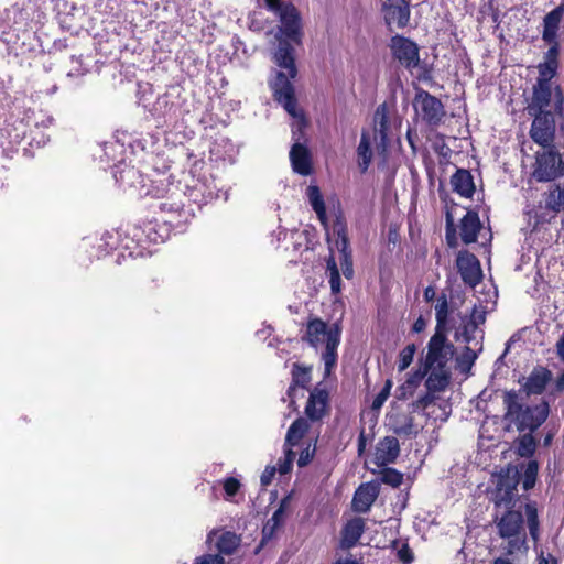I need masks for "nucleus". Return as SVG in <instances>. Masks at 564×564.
I'll list each match as a JSON object with an SVG mask.
<instances>
[{"label": "nucleus", "instance_id": "obj_49", "mask_svg": "<svg viewBox=\"0 0 564 564\" xmlns=\"http://www.w3.org/2000/svg\"><path fill=\"white\" fill-rule=\"evenodd\" d=\"M446 242L451 248L457 246L456 229L451 210L446 212Z\"/></svg>", "mask_w": 564, "mask_h": 564}, {"label": "nucleus", "instance_id": "obj_12", "mask_svg": "<svg viewBox=\"0 0 564 564\" xmlns=\"http://www.w3.org/2000/svg\"><path fill=\"white\" fill-rule=\"evenodd\" d=\"M414 107L420 109L422 120L432 128L438 127L446 116L442 101L424 89L416 91Z\"/></svg>", "mask_w": 564, "mask_h": 564}, {"label": "nucleus", "instance_id": "obj_4", "mask_svg": "<svg viewBox=\"0 0 564 564\" xmlns=\"http://www.w3.org/2000/svg\"><path fill=\"white\" fill-rule=\"evenodd\" d=\"M340 327L338 324L328 326L319 317H312L306 324V332L302 336V340L306 341L313 348H317L325 343V350L322 352V360L324 361V378H327L333 372L337 365V348L340 344Z\"/></svg>", "mask_w": 564, "mask_h": 564}, {"label": "nucleus", "instance_id": "obj_2", "mask_svg": "<svg viewBox=\"0 0 564 564\" xmlns=\"http://www.w3.org/2000/svg\"><path fill=\"white\" fill-rule=\"evenodd\" d=\"M198 192L196 187L182 186L181 180L172 184L169 194L158 204L160 212L166 216L164 221L174 227L187 225L195 217L193 203L198 202Z\"/></svg>", "mask_w": 564, "mask_h": 564}, {"label": "nucleus", "instance_id": "obj_55", "mask_svg": "<svg viewBox=\"0 0 564 564\" xmlns=\"http://www.w3.org/2000/svg\"><path fill=\"white\" fill-rule=\"evenodd\" d=\"M398 558L403 564H411L414 561V554L408 543L402 544L398 551Z\"/></svg>", "mask_w": 564, "mask_h": 564}, {"label": "nucleus", "instance_id": "obj_52", "mask_svg": "<svg viewBox=\"0 0 564 564\" xmlns=\"http://www.w3.org/2000/svg\"><path fill=\"white\" fill-rule=\"evenodd\" d=\"M435 392L426 390L414 403L413 406L417 410H426L435 401Z\"/></svg>", "mask_w": 564, "mask_h": 564}, {"label": "nucleus", "instance_id": "obj_51", "mask_svg": "<svg viewBox=\"0 0 564 564\" xmlns=\"http://www.w3.org/2000/svg\"><path fill=\"white\" fill-rule=\"evenodd\" d=\"M225 494L228 498L235 497L241 488L240 481L235 477H227L223 481Z\"/></svg>", "mask_w": 564, "mask_h": 564}, {"label": "nucleus", "instance_id": "obj_41", "mask_svg": "<svg viewBox=\"0 0 564 564\" xmlns=\"http://www.w3.org/2000/svg\"><path fill=\"white\" fill-rule=\"evenodd\" d=\"M527 522L529 533L533 541L539 540L540 521L538 516V509L533 503L525 505Z\"/></svg>", "mask_w": 564, "mask_h": 564}, {"label": "nucleus", "instance_id": "obj_44", "mask_svg": "<svg viewBox=\"0 0 564 564\" xmlns=\"http://www.w3.org/2000/svg\"><path fill=\"white\" fill-rule=\"evenodd\" d=\"M415 351H416V346L414 344H409L399 352V357H398V370L399 371H404L412 364Z\"/></svg>", "mask_w": 564, "mask_h": 564}, {"label": "nucleus", "instance_id": "obj_37", "mask_svg": "<svg viewBox=\"0 0 564 564\" xmlns=\"http://www.w3.org/2000/svg\"><path fill=\"white\" fill-rule=\"evenodd\" d=\"M239 542L240 540L236 533L226 531L218 538L216 546L219 553L231 555L239 546Z\"/></svg>", "mask_w": 564, "mask_h": 564}, {"label": "nucleus", "instance_id": "obj_13", "mask_svg": "<svg viewBox=\"0 0 564 564\" xmlns=\"http://www.w3.org/2000/svg\"><path fill=\"white\" fill-rule=\"evenodd\" d=\"M564 175L562 156L549 151L536 158L533 176L538 182H551Z\"/></svg>", "mask_w": 564, "mask_h": 564}, {"label": "nucleus", "instance_id": "obj_60", "mask_svg": "<svg viewBox=\"0 0 564 564\" xmlns=\"http://www.w3.org/2000/svg\"><path fill=\"white\" fill-rule=\"evenodd\" d=\"M367 442H368V440H367L365 427H361L360 433L358 435V444H357V452H358L359 456H362L365 454L366 447H367Z\"/></svg>", "mask_w": 564, "mask_h": 564}, {"label": "nucleus", "instance_id": "obj_59", "mask_svg": "<svg viewBox=\"0 0 564 564\" xmlns=\"http://www.w3.org/2000/svg\"><path fill=\"white\" fill-rule=\"evenodd\" d=\"M477 359V352L470 347L466 346L463 351L462 362L466 364L468 367L473 366L475 360Z\"/></svg>", "mask_w": 564, "mask_h": 564}, {"label": "nucleus", "instance_id": "obj_20", "mask_svg": "<svg viewBox=\"0 0 564 564\" xmlns=\"http://www.w3.org/2000/svg\"><path fill=\"white\" fill-rule=\"evenodd\" d=\"M116 182L121 188L143 191L147 186L145 177L139 169L133 165H123L115 173Z\"/></svg>", "mask_w": 564, "mask_h": 564}, {"label": "nucleus", "instance_id": "obj_43", "mask_svg": "<svg viewBox=\"0 0 564 564\" xmlns=\"http://www.w3.org/2000/svg\"><path fill=\"white\" fill-rule=\"evenodd\" d=\"M539 471V464L536 460H530L523 473L522 486L524 490H530L535 486Z\"/></svg>", "mask_w": 564, "mask_h": 564}, {"label": "nucleus", "instance_id": "obj_57", "mask_svg": "<svg viewBox=\"0 0 564 564\" xmlns=\"http://www.w3.org/2000/svg\"><path fill=\"white\" fill-rule=\"evenodd\" d=\"M196 564H224V558L219 554H205L197 557Z\"/></svg>", "mask_w": 564, "mask_h": 564}, {"label": "nucleus", "instance_id": "obj_24", "mask_svg": "<svg viewBox=\"0 0 564 564\" xmlns=\"http://www.w3.org/2000/svg\"><path fill=\"white\" fill-rule=\"evenodd\" d=\"M551 377L552 373L547 368L541 366L535 367L527 378L522 389L528 395L541 394L545 390Z\"/></svg>", "mask_w": 564, "mask_h": 564}, {"label": "nucleus", "instance_id": "obj_29", "mask_svg": "<svg viewBox=\"0 0 564 564\" xmlns=\"http://www.w3.org/2000/svg\"><path fill=\"white\" fill-rule=\"evenodd\" d=\"M306 195L308 197L310 204L313 210L316 213L317 218L322 226L327 230L328 229V219L326 214V205L324 202V197L321 193V189L316 185H310L306 189Z\"/></svg>", "mask_w": 564, "mask_h": 564}, {"label": "nucleus", "instance_id": "obj_46", "mask_svg": "<svg viewBox=\"0 0 564 564\" xmlns=\"http://www.w3.org/2000/svg\"><path fill=\"white\" fill-rule=\"evenodd\" d=\"M289 507H290V498L284 497L280 501L278 509L273 512L272 517L269 519V521L273 523V527L281 528L283 525Z\"/></svg>", "mask_w": 564, "mask_h": 564}, {"label": "nucleus", "instance_id": "obj_45", "mask_svg": "<svg viewBox=\"0 0 564 564\" xmlns=\"http://www.w3.org/2000/svg\"><path fill=\"white\" fill-rule=\"evenodd\" d=\"M550 45L549 50L544 53V61L542 63L550 64L560 67V52L561 45L558 40H554L553 42H545Z\"/></svg>", "mask_w": 564, "mask_h": 564}, {"label": "nucleus", "instance_id": "obj_3", "mask_svg": "<svg viewBox=\"0 0 564 564\" xmlns=\"http://www.w3.org/2000/svg\"><path fill=\"white\" fill-rule=\"evenodd\" d=\"M505 420L513 423L520 433L535 432L549 417V402L542 400L534 405H524L514 390L503 393Z\"/></svg>", "mask_w": 564, "mask_h": 564}, {"label": "nucleus", "instance_id": "obj_62", "mask_svg": "<svg viewBox=\"0 0 564 564\" xmlns=\"http://www.w3.org/2000/svg\"><path fill=\"white\" fill-rule=\"evenodd\" d=\"M297 389H299V387L294 386L293 383H290V386L286 390V398L290 402V406L295 404Z\"/></svg>", "mask_w": 564, "mask_h": 564}, {"label": "nucleus", "instance_id": "obj_32", "mask_svg": "<svg viewBox=\"0 0 564 564\" xmlns=\"http://www.w3.org/2000/svg\"><path fill=\"white\" fill-rule=\"evenodd\" d=\"M308 429L310 424L306 419L297 417L295 421H293L286 432L285 446H288V448L297 446L300 441L307 433Z\"/></svg>", "mask_w": 564, "mask_h": 564}, {"label": "nucleus", "instance_id": "obj_18", "mask_svg": "<svg viewBox=\"0 0 564 564\" xmlns=\"http://www.w3.org/2000/svg\"><path fill=\"white\" fill-rule=\"evenodd\" d=\"M388 425L390 430L400 437H415L417 430L414 424V417L411 413L394 412L388 416Z\"/></svg>", "mask_w": 564, "mask_h": 564}, {"label": "nucleus", "instance_id": "obj_54", "mask_svg": "<svg viewBox=\"0 0 564 564\" xmlns=\"http://www.w3.org/2000/svg\"><path fill=\"white\" fill-rule=\"evenodd\" d=\"M315 454V446L311 448V444L307 445L306 448L302 449L297 459L299 467H305L307 466Z\"/></svg>", "mask_w": 564, "mask_h": 564}, {"label": "nucleus", "instance_id": "obj_34", "mask_svg": "<svg viewBox=\"0 0 564 564\" xmlns=\"http://www.w3.org/2000/svg\"><path fill=\"white\" fill-rule=\"evenodd\" d=\"M451 376L444 369H432L431 373L425 380L426 390L432 392L444 391L449 384Z\"/></svg>", "mask_w": 564, "mask_h": 564}, {"label": "nucleus", "instance_id": "obj_48", "mask_svg": "<svg viewBox=\"0 0 564 564\" xmlns=\"http://www.w3.org/2000/svg\"><path fill=\"white\" fill-rule=\"evenodd\" d=\"M429 370L430 369H426V367L424 366L423 369L419 368L417 370L409 373L405 380V388H409L410 390H415L420 386L424 377L427 375Z\"/></svg>", "mask_w": 564, "mask_h": 564}, {"label": "nucleus", "instance_id": "obj_7", "mask_svg": "<svg viewBox=\"0 0 564 564\" xmlns=\"http://www.w3.org/2000/svg\"><path fill=\"white\" fill-rule=\"evenodd\" d=\"M538 77L532 86L531 97L552 98L557 115L564 116V90L560 84L553 86V78L557 75L558 66L540 63Z\"/></svg>", "mask_w": 564, "mask_h": 564}, {"label": "nucleus", "instance_id": "obj_21", "mask_svg": "<svg viewBox=\"0 0 564 564\" xmlns=\"http://www.w3.org/2000/svg\"><path fill=\"white\" fill-rule=\"evenodd\" d=\"M564 17V3L558 4L543 18L542 40L553 42L558 40V31Z\"/></svg>", "mask_w": 564, "mask_h": 564}, {"label": "nucleus", "instance_id": "obj_6", "mask_svg": "<svg viewBox=\"0 0 564 564\" xmlns=\"http://www.w3.org/2000/svg\"><path fill=\"white\" fill-rule=\"evenodd\" d=\"M265 8L279 17L281 25L279 33L283 37L279 40L292 41L296 45L302 44L303 26L302 18L297 8L290 1L264 0Z\"/></svg>", "mask_w": 564, "mask_h": 564}, {"label": "nucleus", "instance_id": "obj_38", "mask_svg": "<svg viewBox=\"0 0 564 564\" xmlns=\"http://www.w3.org/2000/svg\"><path fill=\"white\" fill-rule=\"evenodd\" d=\"M546 209L558 213L564 208V186L556 184L545 197Z\"/></svg>", "mask_w": 564, "mask_h": 564}, {"label": "nucleus", "instance_id": "obj_1", "mask_svg": "<svg viewBox=\"0 0 564 564\" xmlns=\"http://www.w3.org/2000/svg\"><path fill=\"white\" fill-rule=\"evenodd\" d=\"M292 43V41L279 40L274 62L279 67L285 69L286 73L282 70L276 72L274 79L270 83V88L273 99L282 105L288 113L295 117L297 99L292 79L297 76V68L295 65V50Z\"/></svg>", "mask_w": 564, "mask_h": 564}, {"label": "nucleus", "instance_id": "obj_61", "mask_svg": "<svg viewBox=\"0 0 564 564\" xmlns=\"http://www.w3.org/2000/svg\"><path fill=\"white\" fill-rule=\"evenodd\" d=\"M486 321V313L479 312L476 308L473 310L470 318L467 322H474L475 326L478 327L480 324H484Z\"/></svg>", "mask_w": 564, "mask_h": 564}, {"label": "nucleus", "instance_id": "obj_56", "mask_svg": "<svg viewBox=\"0 0 564 564\" xmlns=\"http://www.w3.org/2000/svg\"><path fill=\"white\" fill-rule=\"evenodd\" d=\"M278 529L279 527H273V523L268 520L262 529L261 544H264L269 540H271L274 536Z\"/></svg>", "mask_w": 564, "mask_h": 564}, {"label": "nucleus", "instance_id": "obj_36", "mask_svg": "<svg viewBox=\"0 0 564 564\" xmlns=\"http://www.w3.org/2000/svg\"><path fill=\"white\" fill-rule=\"evenodd\" d=\"M449 314V305L448 300L445 294H442L437 299V303L435 305V317H436V327L441 332H447V321Z\"/></svg>", "mask_w": 564, "mask_h": 564}, {"label": "nucleus", "instance_id": "obj_33", "mask_svg": "<svg viewBox=\"0 0 564 564\" xmlns=\"http://www.w3.org/2000/svg\"><path fill=\"white\" fill-rule=\"evenodd\" d=\"M312 365L294 362L291 369V383L302 389H308L312 381Z\"/></svg>", "mask_w": 564, "mask_h": 564}, {"label": "nucleus", "instance_id": "obj_53", "mask_svg": "<svg viewBox=\"0 0 564 564\" xmlns=\"http://www.w3.org/2000/svg\"><path fill=\"white\" fill-rule=\"evenodd\" d=\"M477 328L478 327L475 326L474 322H465L464 323L462 330H460V336L463 337V340L466 344H470L475 339V334L477 332Z\"/></svg>", "mask_w": 564, "mask_h": 564}, {"label": "nucleus", "instance_id": "obj_16", "mask_svg": "<svg viewBox=\"0 0 564 564\" xmlns=\"http://www.w3.org/2000/svg\"><path fill=\"white\" fill-rule=\"evenodd\" d=\"M380 494V484L369 481L361 484L355 491L351 506L358 513H365L370 510L373 502Z\"/></svg>", "mask_w": 564, "mask_h": 564}, {"label": "nucleus", "instance_id": "obj_35", "mask_svg": "<svg viewBox=\"0 0 564 564\" xmlns=\"http://www.w3.org/2000/svg\"><path fill=\"white\" fill-rule=\"evenodd\" d=\"M326 275L328 278L332 294H339L341 292V279L337 261L333 253H330L326 259Z\"/></svg>", "mask_w": 564, "mask_h": 564}, {"label": "nucleus", "instance_id": "obj_8", "mask_svg": "<svg viewBox=\"0 0 564 564\" xmlns=\"http://www.w3.org/2000/svg\"><path fill=\"white\" fill-rule=\"evenodd\" d=\"M447 332L435 329L427 344L426 369H445L454 355V345L447 339Z\"/></svg>", "mask_w": 564, "mask_h": 564}, {"label": "nucleus", "instance_id": "obj_39", "mask_svg": "<svg viewBox=\"0 0 564 564\" xmlns=\"http://www.w3.org/2000/svg\"><path fill=\"white\" fill-rule=\"evenodd\" d=\"M536 451V440L533 433L527 432L519 437L517 453L521 457L529 458L533 456Z\"/></svg>", "mask_w": 564, "mask_h": 564}, {"label": "nucleus", "instance_id": "obj_17", "mask_svg": "<svg viewBox=\"0 0 564 564\" xmlns=\"http://www.w3.org/2000/svg\"><path fill=\"white\" fill-rule=\"evenodd\" d=\"M400 455V444L395 436H384L376 445L375 464L383 467L393 464Z\"/></svg>", "mask_w": 564, "mask_h": 564}, {"label": "nucleus", "instance_id": "obj_14", "mask_svg": "<svg viewBox=\"0 0 564 564\" xmlns=\"http://www.w3.org/2000/svg\"><path fill=\"white\" fill-rule=\"evenodd\" d=\"M456 267L463 282L471 288L480 283L482 278L478 258L468 250H462L456 258Z\"/></svg>", "mask_w": 564, "mask_h": 564}, {"label": "nucleus", "instance_id": "obj_22", "mask_svg": "<svg viewBox=\"0 0 564 564\" xmlns=\"http://www.w3.org/2000/svg\"><path fill=\"white\" fill-rule=\"evenodd\" d=\"M517 480L501 476L498 479L496 489L492 491V501L497 507L510 508L512 506Z\"/></svg>", "mask_w": 564, "mask_h": 564}, {"label": "nucleus", "instance_id": "obj_27", "mask_svg": "<svg viewBox=\"0 0 564 564\" xmlns=\"http://www.w3.org/2000/svg\"><path fill=\"white\" fill-rule=\"evenodd\" d=\"M453 191L459 196L471 198L475 194L476 186L470 171L466 169H457L451 177Z\"/></svg>", "mask_w": 564, "mask_h": 564}, {"label": "nucleus", "instance_id": "obj_5", "mask_svg": "<svg viewBox=\"0 0 564 564\" xmlns=\"http://www.w3.org/2000/svg\"><path fill=\"white\" fill-rule=\"evenodd\" d=\"M527 111L533 118L529 131L530 138L543 148L550 147L556 132L555 117L557 113L554 109V100L552 98L531 97ZM558 117L561 116L558 115Z\"/></svg>", "mask_w": 564, "mask_h": 564}, {"label": "nucleus", "instance_id": "obj_58", "mask_svg": "<svg viewBox=\"0 0 564 564\" xmlns=\"http://www.w3.org/2000/svg\"><path fill=\"white\" fill-rule=\"evenodd\" d=\"M275 473H276L275 466H267L260 477L261 485L264 487L269 486L272 482V479L274 478Z\"/></svg>", "mask_w": 564, "mask_h": 564}, {"label": "nucleus", "instance_id": "obj_63", "mask_svg": "<svg viewBox=\"0 0 564 564\" xmlns=\"http://www.w3.org/2000/svg\"><path fill=\"white\" fill-rule=\"evenodd\" d=\"M426 327V321L423 316H419L412 326L414 333H421Z\"/></svg>", "mask_w": 564, "mask_h": 564}, {"label": "nucleus", "instance_id": "obj_10", "mask_svg": "<svg viewBox=\"0 0 564 564\" xmlns=\"http://www.w3.org/2000/svg\"><path fill=\"white\" fill-rule=\"evenodd\" d=\"M332 235L335 238V247L339 252V264L346 279L354 278L352 253L349 247V238L346 220L341 215L333 223Z\"/></svg>", "mask_w": 564, "mask_h": 564}, {"label": "nucleus", "instance_id": "obj_15", "mask_svg": "<svg viewBox=\"0 0 564 564\" xmlns=\"http://www.w3.org/2000/svg\"><path fill=\"white\" fill-rule=\"evenodd\" d=\"M317 384L311 392L305 405V414L308 420L321 421L329 411V393Z\"/></svg>", "mask_w": 564, "mask_h": 564}, {"label": "nucleus", "instance_id": "obj_30", "mask_svg": "<svg viewBox=\"0 0 564 564\" xmlns=\"http://www.w3.org/2000/svg\"><path fill=\"white\" fill-rule=\"evenodd\" d=\"M372 149L370 135L367 131L361 132L360 142L357 147V162L361 173H366L372 161Z\"/></svg>", "mask_w": 564, "mask_h": 564}, {"label": "nucleus", "instance_id": "obj_28", "mask_svg": "<svg viewBox=\"0 0 564 564\" xmlns=\"http://www.w3.org/2000/svg\"><path fill=\"white\" fill-rule=\"evenodd\" d=\"M373 122L375 139L379 138L380 145L386 148L390 129L389 112L386 104H381L377 107L373 115Z\"/></svg>", "mask_w": 564, "mask_h": 564}, {"label": "nucleus", "instance_id": "obj_47", "mask_svg": "<svg viewBox=\"0 0 564 564\" xmlns=\"http://www.w3.org/2000/svg\"><path fill=\"white\" fill-rule=\"evenodd\" d=\"M392 388L391 380H387L382 389L377 393L371 403V410L379 411L390 395Z\"/></svg>", "mask_w": 564, "mask_h": 564}, {"label": "nucleus", "instance_id": "obj_40", "mask_svg": "<svg viewBox=\"0 0 564 564\" xmlns=\"http://www.w3.org/2000/svg\"><path fill=\"white\" fill-rule=\"evenodd\" d=\"M8 139H9V151L17 152L18 147L25 139L26 135V124L23 121H20L18 124L12 126L7 130Z\"/></svg>", "mask_w": 564, "mask_h": 564}, {"label": "nucleus", "instance_id": "obj_25", "mask_svg": "<svg viewBox=\"0 0 564 564\" xmlns=\"http://www.w3.org/2000/svg\"><path fill=\"white\" fill-rule=\"evenodd\" d=\"M366 529L362 518L356 517L348 520L341 529L340 544L344 549H351L357 545Z\"/></svg>", "mask_w": 564, "mask_h": 564}, {"label": "nucleus", "instance_id": "obj_64", "mask_svg": "<svg viewBox=\"0 0 564 564\" xmlns=\"http://www.w3.org/2000/svg\"><path fill=\"white\" fill-rule=\"evenodd\" d=\"M556 354L558 358L564 362V330L556 343Z\"/></svg>", "mask_w": 564, "mask_h": 564}, {"label": "nucleus", "instance_id": "obj_9", "mask_svg": "<svg viewBox=\"0 0 564 564\" xmlns=\"http://www.w3.org/2000/svg\"><path fill=\"white\" fill-rule=\"evenodd\" d=\"M389 48L394 61L408 70H413L420 65V47L410 37L395 34L391 36Z\"/></svg>", "mask_w": 564, "mask_h": 564}, {"label": "nucleus", "instance_id": "obj_31", "mask_svg": "<svg viewBox=\"0 0 564 564\" xmlns=\"http://www.w3.org/2000/svg\"><path fill=\"white\" fill-rule=\"evenodd\" d=\"M176 181L174 177L170 176H161L156 180H151L149 184L143 189V194L145 196H150L152 198L161 200V198L169 194V189Z\"/></svg>", "mask_w": 564, "mask_h": 564}, {"label": "nucleus", "instance_id": "obj_23", "mask_svg": "<svg viewBox=\"0 0 564 564\" xmlns=\"http://www.w3.org/2000/svg\"><path fill=\"white\" fill-rule=\"evenodd\" d=\"M523 517L520 511L508 510L499 520L497 527L499 535L503 539L516 538L520 534Z\"/></svg>", "mask_w": 564, "mask_h": 564}, {"label": "nucleus", "instance_id": "obj_19", "mask_svg": "<svg viewBox=\"0 0 564 564\" xmlns=\"http://www.w3.org/2000/svg\"><path fill=\"white\" fill-rule=\"evenodd\" d=\"M290 161L295 173L307 176L313 172L312 155L308 148L295 142L290 150Z\"/></svg>", "mask_w": 564, "mask_h": 564}, {"label": "nucleus", "instance_id": "obj_11", "mask_svg": "<svg viewBox=\"0 0 564 564\" xmlns=\"http://www.w3.org/2000/svg\"><path fill=\"white\" fill-rule=\"evenodd\" d=\"M380 12L389 31L403 30L410 25L411 4L408 0H383Z\"/></svg>", "mask_w": 564, "mask_h": 564}, {"label": "nucleus", "instance_id": "obj_50", "mask_svg": "<svg viewBox=\"0 0 564 564\" xmlns=\"http://www.w3.org/2000/svg\"><path fill=\"white\" fill-rule=\"evenodd\" d=\"M295 458V453L292 448H286L284 452V458L279 459L278 470L281 475H285L291 471L293 462Z\"/></svg>", "mask_w": 564, "mask_h": 564}, {"label": "nucleus", "instance_id": "obj_42", "mask_svg": "<svg viewBox=\"0 0 564 564\" xmlns=\"http://www.w3.org/2000/svg\"><path fill=\"white\" fill-rule=\"evenodd\" d=\"M380 475V481L392 488H399L403 482V474L388 465L382 467Z\"/></svg>", "mask_w": 564, "mask_h": 564}, {"label": "nucleus", "instance_id": "obj_26", "mask_svg": "<svg viewBox=\"0 0 564 564\" xmlns=\"http://www.w3.org/2000/svg\"><path fill=\"white\" fill-rule=\"evenodd\" d=\"M482 225L479 215L475 210H468L460 220V238L465 245L477 241Z\"/></svg>", "mask_w": 564, "mask_h": 564}]
</instances>
